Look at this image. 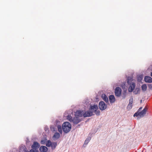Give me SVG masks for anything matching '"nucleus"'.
I'll use <instances>...</instances> for the list:
<instances>
[{
    "label": "nucleus",
    "mask_w": 152,
    "mask_h": 152,
    "mask_svg": "<svg viewBox=\"0 0 152 152\" xmlns=\"http://www.w3.org/2000/svg\"><path fill=\"white\" fill-rule=\"evenodd\" d=\"M98 106L96 105H94L93 106L91 105L88 111L85 112L83 115L84 117L91 116L93 115V113L98 109Z\"/></svg>",
    "instance_id": "f257e3e1"
},
{
    "label": "nucleus",
    "mask_w": 152,
    "mask_h": 152,
    "mask_svg": "<svg viewBox=\"0 0 152 152\" xmlns=\"http://www.w3.org/2000/svg\"><path fill=\"white\" fill-rule=\"evenodd\" d=\"M71 129V125L68 122H64L62 125V129L63 132L65 133H67L70 131Z\"/></svg>",
    "instance_id": "f03ea898"
},
{
    "label": "nucleus",
    "mask_w": 152,
    "mask_h": 152,
    "mask_svg": "<svg viewBox=\"0 0 152 152\" xmlns=\"http://www.w3.org/2000/svg\"><path fill=\"white\" fill-rule=\"evenodd\" d=\"M148 109V107L147 106H146L141 111L138 112V111H137V112L134 115V116L135 117L136 116L137 117L139 116L140 117H143L146 113Z\"/></svg>",
    "instance_id": "7ed1b4c3"
},
{
    "label": "nucleus",
    "mask_w": 152,
    "mask_h": 152,
    "mask_svg": "<svg viewBox=\"0 0 152 152\" xmlns=\"http://www.w3.org/2000/svg\"><path fill=\"white\" fill-rule=\"evenodd\" d=\"M46 145L48 147H51L52 149L55 148L57 145V143L56 142H52L50 140H48L46 142Z\"/></svg>",
    "instance_id": "20e7f679"
},
{
    "label": "nucleus",
    "mask_w": 152,
    "mask_h": 152,
    "mask_svg": "<svg viewBox=\"0 0 152 152\" xmlns=\"http://www.w3.org/2000/svg\"><path fill=\"white\" fill-rule=\"evenodd\" d=\"M107 107V105L103 102L102 101L99 103V107L100 110H104Z\"/></svg>",
    "instance_id": "39448f33"
},
{
    "label": "nucleus",
    "mask_w": 152,
    "mask_h": 152,
    "mask_svg": "<svg viewBox=\"0 0 152 152\" xmlns=\"http://www.w3.org/2000/svg\"><path fill=\"white\" fill-rule=\"evenodd\" d=\"M121 88L119 87H116L115 89V94L116 96L119 97L121 95Z\"/></svg>",
    "instance_id": "423d86ee"
},
{
    "label": "nucleus",
    "mask_w": 152,
    "mask_h": 152,
    "mask_svg": "<svg viewBox=\"0 0 152 152\" xmlns=\"http://www.w3.org/2000/svg\"><path fill=\"white\" fill-rule=\"evenodd\" d=\"M40 146V145L39 144L36 142H34L33 144L31 146V148L34 149H38Z\"/></svg>",
    "instance_id": "0eeeda50"
},
{
    "label": "nucleus",
    "mask_w": 152,
    "mask_h": 152,
    "mask_svg": "<svg viewBox=\"0 0 152 152\" xmlns=\"http://www.w3.org/2000/svg\"><path fill=\"white\" fill-rule=\"evenodd\" d=\"M135 86V84L134 83H132L131 84L130 86L129 87L128 90L129 92H132L134 90Z\"/></svg>",
    "instance_id": "6e6552de"
},
{
    "label": "nucleus",
    "mask_w": 152,
    "mask_h": 152,
    "mask_svg": "<svg viewBox=\"0 0 152 152\" xmlns=\"http://www.w3.org/2000/svg\"><path fill=\"white\" fill-rule=\"evenodd\" d=\"M80 121V119L78 117L76 116L73 118L72 122L75 124H77Z\"/></svg>",
    "instance_id": "1a4fd4ad"
},
{
    "label": "nucleus",
    "mask_w": 152,
    "mask_h": 152,
    "mask_svg": "<svg viewBox=\"0 0 152 152\" xmlns=\"http://www.w3.org/2000/svg\"><path fill=\"white\" fill-rule=\"evenodd\" d=\"M84 113L83 111L77 110L76 111L75 113V115L76 116H78L80 117H82Z\"/></svg>",
    "instance_id": "9d476101"
},
{
    "label": "nucleus",
    "mask_w": 152,
    "mask_h": 152,
    "mask_svg": "<svg viewBox=\"0 0 152 152\" xmlns=\"http://www.w3.org/2000/svg\"><path fill=\"white\" fill-rule=\"evenodd\" d=\"M144 80L147 83H151L152 82V78L150 76H145L144 78Z\"/></svg>",
    "instance_id": "9b49d317"
},
{
    "label": "nucleus",
    "mask_w": 152,
    "mask_h": 152,
    "mask_svg": "<svg viewBox=\"0 0 152 152\" xmlns=\"http://www.w3.org/2000/svg\"><path fill=\"white\" fill-rule=\"evenodd\" d=\"M40 151L43 152H46L48 150V148L45 146H42L39 148Z\"/></svg>",
    "instance_id": "f8f14e48"
},
{
    "label": "nucleus",
    "mask_w": 152,
    "mask_h": 152,
    "mask_svg": "<svg viewBox=\"0 0 152 152\" xmlns=\"http://www.w3.org/2000/svg\"><path fill=\"white\" fill-rule=\"evenodd\" d=\"M109 99L110 102L111 103L114 102L115 101V97L113 95H110L109 96Z\"/></svg>",
    "instance_id": "ddd939ff"
},
{
    "label": "nucleus",
    "mask_w": 152,
    "mask_h": 152,
    "mask_svg": "<svg viewBox=\"0 0 152 152\" xmlns=\"http://www.w3.org/2000/svg\"><path fill=\"white\" fill-rule=\"evenodd\" d=\"M103 99L106 103L108 102V99L107 97L105 94H102L101 96Z\"/></svg>",
    "instance_id": "4468645a"
},
{
    "label": "nucleus",
    "mask_w": 152,
    "mask_h": 152,
    "mask_svg": "<svg viewBox=\"0 0 152 152\" xmlns=\"http://www.w3.org/2000/svg\"><path fill=\"white\" fill-rule=\"evenodd\" d=\"M60 137V134L58 132H56L54 134L53 137L55 139H58Z\"/></svg>",
    "instance_id": "2eb2a0df"
},
{
    "label": "nucleus",
    "mask_w": 152,
    "mask_h": 152,
    "mask_svg": "<svg viewBox=\"0 0 152 152\" xmlns=\"http://www.w3.org/2000/svg\"><path fill=\"white\" fill-rule=\"evenodd\" d=\"M140 92V90L139 88H136L133 92L134 94H139Z\"/></svg>",
    "instance_id": "dca6fc26"
},
{
    "label": "nucleus",
    "mask_w": 152,
    "mask_h": 152,
    "mask_svg": "<svg viewBox=\"0 0 152 152\" xmlns=\"http://www.w3.org/2000/svg\"><path fill=\"white\" fill-rule=\"evenodd\" d=\"M142 90L143 91H145L147 89V86L145 84H144L141 86Z\"/></svg>",
    "instance_id": "f3484780"
},
{
    "label": "nucleus",
    "mask_w": 152,
    "mask_h": 152,
    "mask_svg": "<svg viewBox=\"0 0 152 152\" xmlns=\"http://www.w3.org/2000/svg\"><path fill=\"white\" fill-rule=\"evenodd\" d=\"M57 128L58 131L61 133H62V130L61 129V126L60 125H58L57 126Z\"/></svg>",
    "instance_id": "a211bd4d"
},
{
    "label": "nucleus",
    "mask_w": 152,
    "mask_h": 152,
    "mask_svg": "<svg viewBox=\"0 0 152 152\" xmlns=\"http://www.w3.org/2000/svg\"><path fill=\"white\" fill-rule=\"evenodd\" d=\"M67 118L71 122H72L73 118L70 115H68L67 116Z\"/></svg>",
    "instance_id": "6ab92c4d"
},
{
    "label": "nucleus",
    "mask_w": 152,
    "mask_h": 152,
    "mask_svg": "<svg viewBox=\"0 0 152 152\" xmlns=\"http://www.w3.org/2000/svg\"><path fill=\"white\" fill-rule=\"evenodd\" d=\"M91 139V138L90 137H88L87 138L85 141V144H87L90 140Z\"/></svg>",
    "instance_id": "aec40b11"
},
{
    "label": "nucleus",
    "mask_w": 152,
    "mask_h": 152,
    "mask_svg": "<svg viewBox=\"0 0 152 152\" xmlns=\"http://www.w3.org/2000/svg\"><path fill=\"white\" fill-rule=\"evenodd\" d=\"M133 103V98L132 97H131L129 100V103L130 104H132Z\"/></svg>",
    "instance_id": "412c9836"
},
{
    "label": "nucleus",
    "mask_w": 152,
    "mask_h": 152,
    "mask_svg": "<svg viewBox=\"0 0 152 152\" xmlns=\"http://www.w3.org/2000/svg\"><path fill=\"white\" fill-rule=\"evenodd\" d=\"M46 142V140H41V143L42 144H45Z\"/></svg>",
    "instance_id": "4be33fe9"
},
{
    "label": "nucleus",
    "mask_w": 152,
    "mask_h": 152,
    "mask_svg": "<svg viewBox=\"0 0 152 152\" xmlns=\"http://www.w3.org/2000/svg\"><path fill=\"white\" fill-rule=\"evenodd\" d=\"M132 104L129 103L127 107L129 108V109H131L132 108Z\"/></svg>",
    "instance_id": "5701e85b"
},
{
    "label": "nucleus",
    "mask_w": 152,
    "mask_h": 152,
    "mask_svg": "<svg viewBox=\"0 0 152 152\" xmlns=\"http://www.w3.org/2000/svg\"><path fill=\"white\" fill-rule=\"evenodd\" d=\"M95 113L97 115H99L100 114V111L99 110L96 111Z\"/></svg>",
    "instance_id": "b1692460"
},
{
    "label": "nucleus",
    "mask_w": 152,
    "mask_h": 152,
    "mask_svg": "<svg viewBox=\"0 0 152 152\" xmlns=\"http://www.w3.org/2000/svg\"><path fill=\"white\" fill-rule=\"evenodd\" d=\"M29 152H38V150L34 151L33 149H31L30 150Z\"/></svg>",
    "instance_id": "393cba45"
},
{
    "label": "nucleus",
    "mask_w": 152,
    "mask_h": 152,
    "mask_svg": "<svg viewBox=\"0 0 152 152\" xmlns=\"http://www.w3.org/2000/svg\"><path fill=\"white\" fill-rule=\"evenodd\" d=\"M148 87L149 88L151 89L152 88L151 84H149L148 85Z\"/></svg>",
    "instance_id": "a878e982"
},
{
    "label": "nucleus",
    "mask_w": 152,
    "mask_h": 152,
    "mask_svg": "<svg viewBox=\"0 0 152 152\" xmlns=\"http://www.w3.org/2000/svg\"><path fill=\"white\" fill-rule=\"evenodd\" d=\"M142 109V107H140L137 111H138L139 112V111H140Z\"/></svg>",
    "instance_id": "bb28decb"
},
{
    "label": "nucleus",
    "mask_w": 152,
    "mask_h": 152,
    "mask_svg": "<svg viewBox=\"0 0 152 152\" xmlns=\"http://www.w3.org/2000/svg\"><path fill=\"white\" fill-rule=\"evenodd\" d=\"M151 75L152 77V72L151 73Z\"/></svg>",
    "instance_id": "cd10ccee"
},
{
    "label": "nucleus",
    "mask_w": 152,
    "mask_h": 152,
    "mask_svg": "<svg viewBox=\"0 0 152 152\" xmlns=\"http://www.w3.org/2000/svg\"><path fill=\"white\" fill-rule=\"evenodd\" d=\"M127 82H128V83H129V81L128 80V81Z\"/></svg>",
    "instance_id": "c85d7f7f"
}]
</instances>
